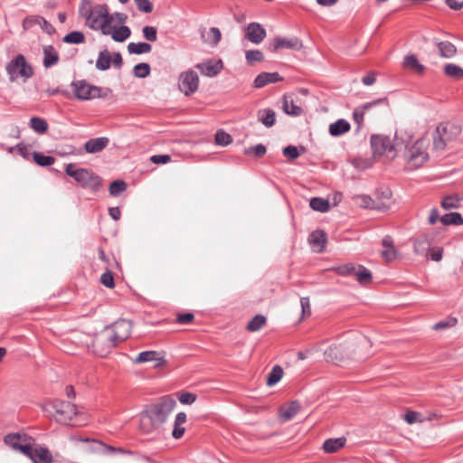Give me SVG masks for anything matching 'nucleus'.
<instances>
[{
	"label": "nucleus",
	"instance_id": "nucleus-41",
	"mask_svg": "<svg viewBox=\"0 0 463 463\" xmlns=\"http://www.w3.org/2000/svg\"><path fill=\"white\" fill-rule=\"evenodd\" d=\"M282 376H283L282 368L279 365H275L267 377V385L268 386L275 385L278 382L280 381Z\"/></svg>",
	"mask_w": 463,
	"mask_h": 463
},
{
	"label": "nucleus",
	"instance_id": "nucleus-7",
	"mask_svg": "<svg viewBox=\"0 0 463 463\" xmlns=\"http://www.w3.org/2000/svg\"><path fill=\"white\" fill-rule=\"evenodd\" d=\"M65 172L85 189L98 192L102 185L100 177L90 169L75 168L73 164H68Z\"/></svg>",
	"mask_w": 463,
	"mask_h": 463
},
{
	"label": "nucleus",
	"instance_id": "nucleus-9",
	"mask_svg": "<svg viewBox=\"0 0 463 463\" xmlns=\"http://www.w3.org/2000/svg\"><path fill=\"white\" fill-rule=\"evenodd\" d=\"M176 402L173 397L165 396L162 398L157 403L147 406L146 411L153 417L156 423L162 425L165 423L174 411Z\"/></svg>",
	"mask_w": 463,
	"mask_h": 463
},
{
	"label": "nucleus",
	"instance_id": "nucleus-61",
	"mask_svg": "<svg viewBox=\"0 0 463 463\" xmlns=\"http://www.w3.org/2000/svg\"><path fill=\"white\" fill-rule=\"evenodd\" d=\"M457 324V319L452 317L449 318L446 321H440L433 326V329L435 330H440L447 327H452Z\"/></svg>",
	"mask_w": 463,
	"mask_h": 463
},
{
	"label": "nucleus",
	"instance_id": "nucleus-33",
	"mask_svg": "<svg viewBox=\"0 0 463 463\" xmlns=\"http://www.w3.org/2000/svg\"><path fill=\"white\" fill-rule=\"evenodd\" d=\"M346 442L345 437L328 439L324 442L323 449L326 453H334L343 448Z\"/></svg>",
	"mask_w": 463,
	"mask_h": 463
},
{
	"label": "nucleus",
	"instance_id": "nucleus-62",
	"mask_svg": "<svg viewBox=\"0 0 463 463\" xmlns=\"http://www.w3.org/2000/svg\"><path fill=\"white\" fill-rule=\"evenodd\" d=\"M100 282L107 288H112L115 286L113 276L110 272H105L100 277Z\"/></svg>",
	"mask_w": 463,
	"mask_h": 463
},
{
	"label": "nucleus",
	"instance_id": "nucleus-28",
	"mask_svg": "<svg viewBox=\"0 0 463 463\" xmlns=\"http://www.w3.org/2000/svg\"><path fill=\"white\" fill-rule=\"evenodd\" d=\"M355 203L364 208H375L378 210H386L389 208L388 204L385 203H376L370 196L368 195H358L354 198Z\"/></svg>",
	"mask_w": 463,
	"mask_h": 463
},
{
	"label": "nucleus",
	"instance_id": "nucleus-60",
	"mask_svg": "<svg viewBox=\"0 0 463 463\" xmlns=\"http://www.w3.org/2000/svg\"><path fill=\"white\" fill-rule=\"evenodd\" d=\"M109 16L111 17V24L114 22H117V24L119 25H124V24L128 20V15L124 13H118V12H116L113 14L109 13Z\"/></svg>",
	"mask_w": 463,
	"mask_h": 463
},
{
	"label": "nucleus",
	"instance_id": "nucleus-43",
	"mask_svg": "<svg viewBox=\"0 0 463 463\" xmlns=\"http://www.w3.org/2000/svg\"><path fill=\"white\" fill-rule=\"evenodd\" d=\"M309 205L313 210L320 213H326L329 210L328 202L319 197L312 198L310 200Z\"/></svg>",
	"mask_w": 463,
	"mask_h": 463
},
{
	"label": "nucleus",
	"instance_id": "nucleus-31",
	"mask_svg": "<svg viewBox=\"0 0 463 463\" xmlns=\"http://www.w3.org/2000/svg\"><path fill=\"white\" fill-rule=\"evenodd\" d=\"M350 130V124L344 118H339L337 121L330 124L329 133L334 137H338Z\"/></svg>",
	"mask_w": 463,
	"mask_h": 463
},
{
	"label": "nucleus",
	"instance_id": "nucleus-35",
	"mask_svg": "<svg viewBox=\"0 0 463 463\" xmlns=\"http://www.w3.org/2000/svg\"><path fill=\"white\" fill-rule=\"evenodd\" d=\"M403 67L413 70L414 71L420 74L424 72V66L419 62L417 57L414 54L405 56L403 60Z\"/></svg>",
	"mask_w": 463,
	"mask_h": 463
},
{
	"label": "nucleus",
	"instance_id": "nucleus-24",
	"mask_svg": "<svg viewBox=\"0 0 463 463\" xmlns=\"http://www.w3.org/2000/svg\"><path fill=\"white\" fill-rule=\"evenodd\" d=\"M31 460L33 463H52L53 459L51 452L47 448L36 446L33 448Z\"/></svg>",
	"mask_w": 463,
	"mask_h": 463
},
{
	"label": "nucleus",
	"instance_id": "nucleus-53",
	"mask_svg": "<svg viewBox=\"0 0 463 463\" xmlns=\"http://www.w3.org/2000/svg\"><path fill=\"white\" fill-rule=\"evenodd\" d=\"M143 36L149 42H156L157 40V30L154 26H145L142 29Z\"/></svg>",
	"mask_w": 463,
	"mask_h": 463
},
{
	"label": "nucleus",
	"instance_id": "nucleus-52",
	"mask_svg": "<svg viewBox=\"0 0 463 463\" xmlns=\"http://www.w3.org/2000/svg\"><path fill=\"white\" fill-rule=\"evenodd\" d=\"M356 266H354L352 263H347L345 265L338 266L335 268V270L337 272V274L341 276H354L355 272Z\"/></svg>",
	"mask_w": 463,
	"mask_h": 463
},
{
	"label": "nucleus",
	"instance_id": "nucleus-34",
	"mask_svg": "<svg viewBox=\"0 0 463 463\" xmlns=\"http://www.w3.org/2000/svg\"><path fill=\"white\" fill-rule=\"evenodd\" d=\"M111 63V54L104 49L99 52L98 60L96 61V68L99 71H106L109 69Z\"/></svg>",
	"mask_w": 463,
	"mask_h": 463
},
{
	"label": "nucleus",
	"instance_id": "nucleus-32",
	"mask_svg": "<svg viewBox=\"0 0 463 463\" xmlns=\"http://www.w3.org/2000/svg\"><path fill=\"white\" fill-rule=\"evenodd\" d=\"M159 423H156L153 417L150 413L146 410L145 412L141 415L140 418V429L144 432H151L154 429L159 427Z\"/></svg>",
	"mask_w": 463,
	"mask_h": 463
},
{
	"label": "nucleus",
	"instance_id": "nucleus-8",
	"mask_svg": "<svg viewBox=\"0 0 463 463\" xmlns=\"http://www.w3.org/2000/svg\"><path fill=\"white\" fill-rule=\"evenodd\" d=\"M307 89H301L298 93L285 94L282 98L283 111L292 116H300L307 113V105L300 97V95L307 96Z\"/></svg>",
	"mask_w": 463,
	"mask_h": 463
},
{
	"label": "nucleus",
	"instance_id": "nucleus-40",
	"mask_svg": "<svg viewBox=\"0 0 463 463\" xmlns=\"http://www.w3.org/2000/svg\"><path fill=\"white\" fill-rule=\"evenodd\" d=\"M245 59L247 64L252 66L255 62L264 61V55L260 50H249L245 52Z\"/></svg>",
	"mask_w": 463,
	"mask_h": 463
},
{
	"label": "nucleus",
	"instance_id": "nucleus-17",
	"mask_svg": "<svg viewBox=\"0 0 463 463\" xmlns=\"http://www.w3.org/2000/svg\"><path fill=\"white\" fill-rule=\"evenodd\" d=\"M266 35L265 28L259 23H250L245 28V38L252 43H260Z\"/></svg>",
	"mask_w": 463,
	"mask_h": 463
},
{
	"label": "nucleus",
	"instance_id": "nucleus-3",
	"mask_svg": "<svg viewBox=\"0 0 463 463\" xmlns=\"http://www.w3.org/2000/svg\"><path fill=\"white\" fill-rule=\"evenodd\" d=\"M44 413L52 418L55 421L61 424L84 425L85 419H81V413L77 410L76 406L69 402L61 400H52L45 402L43 406Z\"/></svg>",
	"mask_w": 463,
	"mask_h": 463
},
{
	"label": "nucleus",
	"instance_id": "nucleus-47",
	"mask_svg": "<svg viewBox=\"0 0 463 463\" xmlns=\"http://www.w3.org/2000/svg\"><path fill=\"white\" fill-rule=\"evenodd\" d=\"M215 144L221 146H226L232 143V138L231 135L223 131L222 129L218 130L214 137Z\"/></svg>",
	"mask_w": 463,
	"mask_h": 463
},
{
	"label": "nucleus",
	"instance_id": "nucleus-14",
	"mask_svg": "<svg viewBox=\"0 0 463 463\" xmlns=\"http://www.w3.org/2000/svg\"><path fill=\"white\" fill-rule=\"evenodd\" d=\"M73 92L80 99H90L101 96L102 89L91 85L86 80H78L72 83Z\"/></svg>",
	"mask_w": 463,
	"mask_h": 463
},
{
	"label": "nucleus",
	"instance_id": "nucleus-64",
	"mask_svg": "<svg viewBox=\"0 0 463 463\" xmlns=\"http://www.w3.org/2000/svg\"><path fill=\"white\" fill-rule=\"evenodd\" d=\"M196 399V396L190 392H184L179 396V401L183 404H192Z\"/></svg>",
	"mask_w": 463,
	"mask_h": 463
},
{
	"label": "nucleus",
	"instance_id": "nucleus-59",
	"mask_svg": "<svg viewBox=\"0 0 463 463\" xmlns=\"http://www.w3.org/2000/svg\"><path fill=\"white\" fill-rule=\"evenodd\" d=\"M283 155L290 160L296 159L298 157L299 153L297 146H288L282 150Z\"/></svg>",
	"mask_w": 463,
	"mask_h": 463
},
{
	"label": "nucleus",
	"instance_id": "nucleus-54",
	"mask_svg": "<svg viewBox=\"0 0 463 463\" xmlns=\"http://www.w3.org/2000/svg\"><path fill=\"white\" fill-rule=\"evenodd\" d=\"M354 167L359 170H364L370 168L373 165V160L370 158H354L352 161Z\"/></svg>",
	"mask_w": 463,
	"mask_h": 463
},
{
	"label": "nucleus",
	"instance_id": "nucleus-44",
	"mask_svg": "<svg viewBox=\"0 0 463 463\" xmlns=\"http://www.w3.org/2000/svg\"><path fill=\"white\" fill-rule=\"evenodd\" d=\"M30 127L36 133L43 134L48 128V124L43 118H31Z\"/></svg>",
	"mask_w": 463,
	"mask_h": 463
},
{
	"label": "nucleus",
	"instance_id": "nucleus-25",
	"mask_svg": "<svg viewBox=\"0 0 463 463\" xmlns=\"http://www.w3.org/2000/svg\"><path fill=\"white\" fill-rule=\"evenodd\" d=\"M308 241L315 251L322 252L326 241V235L323 231H314L309 235Z\"/></svg>",
	"mask_w": 463,
	"mask_h": 463
},
{
	"label": "nucleus",
	"instance_id": "nucleus-27",
	"mask_svg": "<svg viewBox=\"0 0 463 463\" xmlns=\"http://www.w3.org/2000/svg\"><path fill=\"white\" fill-rule=\"evenodd\" d=\"M300 404L297 401L291 402L288 406L282 407L279 411V417L283 421H288L298 414Z\"/></svg>",
	"mask_w": 463,
	"mask_h": 463
},
{
	"label": "nucleus",
	"instance_id": "nucleus-23",
	"mask_svg": "<svg viewBox=\"0 0 463 463\" xmlns=\"http://www.w3.org/2000/svg\"><path fill=\"white\" fill-rule=\"evenodd\" d=\"M282 80L278 72H261L255 78L254 87L263 88L269 83H275Z\"/></svg>",
	"mask_w": 463,
	"mask_h": 463
},
{
	"label": "nucleus",
	"instance_id": "nucleus-20",
	"mask_svg": "<svg viewBox=\"0 0 463 463\" xmlns=\"http://www.w3.org/2000/svg\"><path fill=\"white\" fill-rule=\"evenodd\" d=\"M432 244V237L428 234H421L414 241L413 250L418 255L427 256Z\"/></svg>",
	"mask_w": 463,
	"mask_h": 463
},
{
	"label": "nucleus",
	"instance_id": "nucleus-29",
	"mask_svg": "<svg viewBox=\"0 0 463 463\" xmlns=\"http://www.w3.org/2000/svg\"><path fill=\"white\" fill-rule=\"evenodd\" d=\"M59 61V54L52 45L43 47V65L50 68L55 65Z\"/></svg>",
	"mask_w": 463,
	"mask_h": 463
},
{
	"label": "nucleus",
	"instance_id": "nucleus-26",
	"mask_svg": "<svg viewBox=\"0 0 463 463\" xmlns=\"http://www.w3.org/2000/svg\"><path fill=\"white\" fill-rule=\"evenodd\" d=\"M109 32L110 33L109 35H111V38L115 42H118V43L124 42L131 34V30L129 29L128 26H126V25H120V26L117 27L116 25H111V24H109Z\"/></svg>",
	"mask_w": 463,
	"mask_h": 463
},
{
	"label": "nucleus",
	"instance_id": "nucleus-55",
	"mask_svg": "<svg viewBox=\"0 0 463 463\" xmlns=\"http://www.w3.org/2000/svg\"><path fill=\"white\" fill-rule=\"evenodd\" d=\"M300 306H301V318H305L307 317L311 316V306L310 301L307 297H303L300 298Z\"/></svg>",
	"mask_w": 463,
	"mask_h": 463
},
{
	"label": "nucleus",
	"instance_id": "nucleus-18",
	"mask_svg": "<svg viewBox=\"0 0 463 463\" xmlns=\"http://www.w3.org/2000/svg\"><path fill=\"white\" fill-rule=\"evenodd\" d=\"M18 438L14 436H5L4 441L6 445L11 447L14 450L19 451L31 459L33 450L34 440L31 438L30 440L24 443L17 444L15 441Z\"/></svg>",
	"mask_w": 463,
	"mask_h": 463
},
{
	"label": "nucleus",
	"instance_id": "nucleus-13",
	"mask_svg": "<svg viewBox=\"0 0 463 463\" xmlns=\"http://www.w3.org/2000/svg\"><path fill=\"white\" fill-rule=\"evenodd\" d=\"M199 77L198 74L193 71L188 70L184 71L179 76L178 87L179 90L185 95L189 96L198 90Z\"/></svg>",
	"mask_w": 463,
	"mask_h": 463
},
{
	"label": "nucleus",
	"instance_id": "nucleus-2",
	"mask_svg": "<svg viewBox=\"0 0 463 463\" xmlns=\"http://www.w3.org/2000/svg\"><path fill=\"white\" fill-rule=\"evenodd\" d=\"M406 141L408 137H404L403 129H397L393 138L384 134H373L370 137L373 156L375 159L390 162L399 156Z\"/></svg>",
	"mask_w": 463,
	"mask_h": 463
},
{
	"label": "nucleus",
	"instance_id": "nucleus-19",
	"mask_svg": "<svg viewBox=\"0 0 463 463\" xmlns=\"http://www.w3.org/2000/svg\"><path fill=\"white\" fill-rule=\"evenodd\" d=\"M203 75L207 77H214L218 75L223 68L222 60H207L203 62L198 63L195 66Z\"/></svg>",
	"mask_w": 463,
	"mask_h": 463
},
{
	"label": "nucleus",
	"instance_id": "nucleus-22",
	"mask_svg": "<svg viewBox=\"0 0 463 463\" xmlns=\"http://www.w3.org/2000/svg\"><path fill=\"white\" fill-rule=\"evenodd\" d=\"M109 143V139L105 137L90 138L84 144V149L89 154H95L102 151Z\"/></svg>",
	"mask_w": 463,
	"mask_h": 463
},
{
	"label": "nucleus",
	"instance_id": "nucleus-42",
	"mask_svg": "<svg viewBox=\"0 0 463 463\" xmlns=\"http://www.w3.org/2000/svg\"><path fill=\"white\" fill-rule=\"evenodd\" d=\"M62 41L66 43L79 44L85 42V35L81 32L73 31L66 34Z\"/></svg>",
	"mask_w": 463,
	"mask_h": 463
},
{
	"label": "nucleus",
	"instance_id": "nucleus-12",
	"mask_svg": "<svg viewBox=\"0 0 463 463\" xmlns=\"http://www.w3.org/2000/svg\"><path fill=\"white\" fill-rule=\"evenodd\" d=\"M391 112L390 104L387 99H378L372 102L357 107L352 116H364V114H388Z\"/></svg>",
	"mask_w": 463,
	"mask_h": 463
},
{
	"label": "nucleus",
	"instance_id": "nucleus-49",
	"mask_svg": "<svg viewBox=\"0 0 463 463\" xmlns=\"http://www.w3.org/2000/svg\"><path fill=\"white\" fill-rule=\"evenodd\" d=\"M33 160L38 165L41 166L52 165L55 161L54 157L50 156H44L38 152L33 153Z\"/></svg>",
	"mask_w": 463,
	"mask_h": 463
},
{
	"label": "nucleus",
	"instance_id": "nucleus-11",
	"mask_svg": "<svg viewBox=\"0 0 463 463\" xmlns=\"http://www.w3.org/2000/svg\"><path fill=\"white\" fill-rule=\"evenodd\" d=\"M6 71L11 80H14L18 77L30 78L33 74V68L27 63L24 56L22 54H18L7 63Z\"/></svg>",
	"mask_w": 463,
	"mask_h": 463
},
{
	"label": "nucleus",
	"instance_id": "nucleus-10",
	"mask_svg": "<svg viewBox=\"0 0 463 463\" xmlns=\"http://www.w3.org/2000/svg\"><path fill=\"white\" fill-rule=\"evenodd\" d=\"M353 347L354 344L349 341L333 344L325 351V359L327 362L336 363L351 358L354 354Z\"/></svg>",
	"mask_w": 463,
	"mask_h": 463
},
{
	"label": "nucleus",
	"instance_id": "nucleus-21",
	"mask_svg": "<svg viewBox=\"0 0 463 463\" xmlns=\"http://www.w3.org/2000/svg\"><path fill=\"white\" fill-rule=\"evenodd\" d=\"M33 24H38L41 26V28L47 33L48 34H52L55 32L54 27L43 17L36 15V16H30L26 17L24 20V27L29 28L33 26Z\"/></svg>",
	"mask_w": 463,
	"mask_h": 463
},
{
	"label": "nucleus",
	"instance_id": "nucleus-16",
	"mask_svg": "<svg viewBox=\"0 0 463 463\" xmlns=\"http://www.w3.org/2000/svg\"><path fill=\"white\" fill-rule=\"evenodd\" d=\"M135 364L154 363L155 368H159L165 364V355L156 351H144L133 360Z\"/></svg>",
	"mask_w": 463,
	"mask_h": 463
},
{
	"label": "nucleus",
	"instance_id": "nucleus-36",
	"mask_svg": "<svg viewBox=\"0 0 463 463\" xmlns=\"http://www.w3.org/2000/svg\"><path fill=\"white\" fill-rule=\"evenodd\" d=\"M354 276L357 281L362 285H366L372 280V273L369 269L362 265L356 266Z\"/></svg>",
	"mask_w": 463,
	"mask_h": 463
},
{
	"label": "nucleus",
	"instance_id": "nucleus-45",
	"mask_svg": "<svg viewBox=\"0 0 463 463\" xmlns=\"http://www.w3.org/2000/svg\"><path fill=\"white\" fill-rule=\"evenodd\" d=\"M266 323V317L262 315H256L248 324L247 329L250 332L260 330Z\"/></svg>",
	"mask_w": 463,
	"mask_h": 463
},
{
	"label": "nucleus",
	"instance_id": "nucleus-37",
	"mask_svg": "<svg viewBox=\"0 0 463 463\" xmlns=\"http://www.w3.org/2000/svg\"><path fill=\"white\" fill-rule=\"evenodd\" d=\"M444 73L446 76L454 80L463 79V68L454 63H448L444 67Z\"/></svg>",
	"mask_w": 463,
	"mask_h": 463
},
{
	"label": "nucleus",
	"instance_id": "nucleus-56",
	"mask_svg": "<svg viewBox=\"0 0 463 463\" xmlns=\"http://www.w3.org/2000/svg\"><path fill=\"white\" fill-rule=\"evenodd\" d=\"M140 12L149 14L153 11V4L149 0H134Z\"/></svg>",
	"mask_w": 463,
	"mask_h": 463
},
{
	"label": "nucleus",
	"instance_id": "nucleus-50",
	"mask_svg": "<svg viewBox=\"0 0 463 463\" xmlns=\"http://www.w3.org/2000/svg\"><path fill=\"white\" fill-rule=\"evenodd\" d=\"M266 146L262 144H258L256 146H250L245 148L243 153L244 155H251L253 154L256 157H261L266 154Z\"/></svg>",
	"mask_w": 463,
	"mask_h": 463
},
{
	"label": "nucleus",
	"instance_id": "nucleus-5",
	"mask_svg": "<svg viewBox=\"0 0 463 463\" xmlns=\"http://www.w3.org/2000/svg\"><path fill=\"white\" fill-rule=\"evenodd\" d=\"M80 11L85 16L90 29L100 30L104 35L109 34L111 17L109 16V8L106 5H99L93 9L90 6L81 5Z\"/></svg>",
	"mask_w": 463,
	"mask_h": 463
},
{
	"label": "nucleus",
	"instance_id": "nucleus-63",
	"mask_svg": "<svg viewBox=\"0 0 463 463\" xmlns=\"http://www.w3.org/2000/svg\"><path fill=\"white\" fill-rule=\"evenodd\" d=\"M420 414L419 412L411 411L404 415V420L407 423L413 424L417 421H422V420L420 419Z\"/></svg>",
	"mask_w": 463,
	"mask_h": 463
},
{
	"label": "nucleus",
	"instance_id": "nucleus-6",
	"mask_svg": "<svg viewBox=\"0 0 463 463\" xmlns=\"http://www.w3.org/2000/svg\"><path fill=\"white\" fill-rule=\"evenodd\" d=\"M461 132V127L454 120H447L437 126L433 133L432 149L437 152H442L447 144L454 140Z\"/></svg>",
	"mask_w": 463,
	"mask_h": 463
},
{
	"label": "nucleus",
	"instance_id": "nucleus-58",
	"mask_svg": "<svg viewBox=\"0 0 463 463\" xmlns=\"http://www.w3.org/2000/svg\"><path fill=\"white\" fill-rule=\"evenodd\" d=\"M381 256L385 261L391 262L397 258V250L394 247L384 249L382 251Z\"/></svg>",
	"mask_w": 463,
	"mask_h": 463
},
{
	"label": "nucleus",
	"instance_id": "nucleus-1",
	"mask_svg": "<svg viewBox=\"0 0 463 463\" xmlns=\"http://www.w3.org/2000/svg\"><path fill=\"white\" fill-rule=\"evenodd\" d=\"M131 328V322L127 319H119L111 326H107L93 339V353L101 357L105 356L118 343L129 336Z\"/></svg>",
	"mask_w": 463,
	"mask_h": 463
},
{
	"label": "nucleus",
	"instance_id": "nucleus-30",
	"mask_svg": "<svg viewBox=\"0 0 463 463\" xmlns=\"http://www.w3.org/2000/svg\"><path fill=\"white\" fill-rule=\"evenodd\" d=\"M439 54L443 58H452L457 53V47L449 41L436 42Z\"/></svg>",
	"mask_w": 463,
	"mask_h": 463
},
{
	"label": "nucleus",
	"instance_id": "nucleus-38",
	"mask_svg": "<svg viewBox=\"0 0 463 463\" xmlns=\"http://www.w3.org/2000/svg\"><path fill=\"white\" fill-rule=\"evenodd\" d=\"M152 50L151 44L147 43H130L128 45V51L129 53L142 54L150 52Z\"/></svg>",
	"mask_w": 463,
	"mask_h": 463
},
{
	"label": "nucleus",
	"instance_id": "nucleus-48",
	"mask_svg": "<svg viewBox=\"0 0 463 463\" xmlns=\"http://www.w3.org/2000/svg\"><path fill=\"white\" fill-rule=\"evenodd\" d=\"M150 65L146 62H141L135 65L133 73L137 78H146L150 74Z\"/></svg>",
	"mask_w": 463,
	"mask_h": 463
},
{
	"label": "nucleus",
	"instance_id": "nucleus-4",
	"mask_svg": "<svg viewBox=\"0 0 463 463\" xmlns=\"http://www.w3.org/2000/svg\"><path fill=\"white\" fill-rule=\"evenodd\" d=\"M404 137H408V141L404 142L402 157L411 168L420 167L429 159L427 148L430 141L421 137L412 142V135L406 130H404Z\"/></svg>",
	"mask_w": 463,
	"mask_h": 463
},
{
	"label": "nucleus",
	"instance_id": "nucleus-39",
	"mask_svg": "<svg viewBox=\"0 0 463 463\" xmlns=\"http://www.w3.org/2000/svg\"><path fill=\"white\" fill-rule=\"evenodd\" d=\"M440 222L444 225H462L463 224V217L458 213H446L440 217Z\"/></svg>",
	"mask_w": 463,
	"mask_h": 463
},
{
	"label": "nucleus",
	"instance_id": "nucleus-46",
	"mask_svg": "<svg viewBox=\"0 0 463 463\" xmlns=\"http://www.w3.org/2000/svg\"><path fill=\"white\" fill-rule=\"evenodd\" d=\"M460 197L458 195H447L441 202V206L445 210L457 209L459 206Z\"/></svg>",
	"mask_w": 463,
	"mask_h": 463
},
{
	"label": "nucleus",
	"instance_id": "nucleus-57",
	"mask_svg": "<svg viewBox=\"0 0 463 463\" xmlns=\"http://www.w3.org/2000/svg\"><path fill=\"white\" fill-rule=\"evenodd\" d=\"M208 38L210 43H212L213 45H217L222 38L221 31L216 27L210 28L208 32Z\"/></svg>",
	"mask_w": 463,
	"mask_h": 463
},
{
	"label": "nucleus",
	"instance_id": "nucleus-51",
	"mask_svg": "<svg viewBox=\"0 0 463 463\" xmlns=\"http://www.w3.org/2000/svg\"><path fill=\"white\" fill-rule=\"evenodd\" d=\"M127 189V184L122 180H115L109 185V194L117 196Z\"/></svg>",
	"mask_w": 463,
	"mask_h": 463
},
{
	"label": "nucleus",
	"instance_id": "nucleus-15",
	"mask_svg": "<svg viewBox=\"0 0 463 463\" xmlns=\"http://www.w3.org/2000/svg\"><path fill=\"white\" fill-rule=\"evenodd\" d=\"M303 47L302 42L298 37L281 38L275 37L273 43L268 46V50L276 52L281 49L299 51Z\"/></svg>",
	"mask_w": 463,
	"mask_h": 463
}]
</instances>
